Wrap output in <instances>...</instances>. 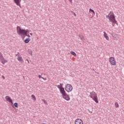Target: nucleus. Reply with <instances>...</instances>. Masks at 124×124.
Returning <instances> with one entry per match:
<instances>
[{
	"label": "nucleus",
	"mask_w": 124,
	"mask_h": 124,
	"mask_svg": "<svg viewBox=\"0 0 124 124\" xmlns=\"http://www.w3.org/2000/svg\"><path fill=\"white\" fill-rule=\"evenodd\" d=\"M16 31L18 35H21L22 37L27 36L28 32H29V30L22 29L19 26H17Z\"/></svg>",
	"instance_id": "obj_1"
},
{
	"label": "nucleus",
	"mask_w": 124,
	"mask_h": 124,
	"mask_svg": "<svg viewBox=\"0 0 124 124\" xmlns=\"http://www.w3.org/2000/svg\"><path fill=\"white\" fill-rule=\"evenodd\" d=\"M59 91L60 92V93L62 94L63 99H65L67 101H69V100H70V97H69V95L66 93V92H65L64 88L63 87L62 88H61Z\"/></svg>",
	"instance_id": "obj_2"
},
{
	"label": "nucleus",
	"mask_w": 124,
	"mask_h": 124,
	"mask_svg": "<svg viewBox=\"0 0 124 124\" xmlns=\"http://www.w3.org/2000/svg\"><path fill=\"white\" fill-rule=\"evenodd\" d=\"M106 18H108L109 20V22H111L113 24H117V20H116L114 13H112L111 15L109 14L108 15L106 16Z\"/></svg>",
	"instance_id": "obj_3"
},
{
	"label": "nucleus",
	"mask_w": 124,
	"mask_h": 124,
	"mask_svg": "<svg viewBox=\"0 0 124 124\" xmlns=\"http://www.w3.org/2000/svg\"><path fill=\"white\" fill-rule=\"evenodd\" d=\"M89 96L91 97V98H92V99L96 102V103H98V100L97 98V95L96 94V93L94 92H92L90 93Z\"/></svg>",
	"instance_id": "obj_4"
},
{
	"label": "nucleus",
	"mask_w": 124,
	"mask_h": 124,
	"mask_svg": "<svg viewBox=\"0 0 124 124\" xmlns=\"http://www.w3.org/2000/svg\"><path fill=\"white\" fill-rule=\"evenodd\" d=\"M65 90L67 93H70V92L72 91V90H73V87H72V85L69 84H67L65 86Z\"/></svg>",
	"instance_id": "obj_5"
},
{
	"label": "nucleus",
	"mask_w": 124,
	"mask_h": 124,
	"mask_svg": "<svg viewBox=\"0 0 124 124\" xmlns=\"http://www.w3.org/2000/svg\"><path fill=\"white\" fill-rule=\"evenodd\" d=\"M0 62H1L2 64H5L6 62H7V60L4 59L3 55H2V53H1V52H0Z\"/></svg>",
	"instance_id": "obj_6"
},
{
	"label": "nucleus",
	"mask_w": 124,
	"mask_h": 124,
	"mask_svg": "<svg viewBox=\"0 0 124 124\" xmlns=\"http://www.w3.org/2000/svg\"><path fill=\"white\" fill-rule=\"evenodd\" d=\"M109 62L112 65H116V61L115 58L113 57H111L109 58Z\"/></svg>",
	"instance_id": "obj_7"
},
{
	"label": "nucleus",
	"mask_w": 124,
	"mask_h": 124,
	"mask_svg": "<svg viewBox=\"0 0 124 124\" xmlns=\"http://www.w3.org/2000/svg\"><path fill=\"white\" fill-rule=\"evenodd\" d=\"M22 0H14V1L17 6H19L20 8H21L22 7L21 6V1Z\"/></svg>",
	"instance_id": "obj_8"
},
{
	"label": "nucleus",
	"mask_w": 124,
	"mask_h": 124,
	"mask_svg": "<svg viewBox=\"0 0 124 124\" xmlns=\"http://www.w3.org/2000/svg\"><path fill=\"white\" fill-rule=\"evenodd\" d=\"M75 124H83V120L81 119H77L75 121Z\"/></svg>",
	"instance_id": "obj_9"
},
{
	"label": "nucleus",
	"mask_w": 124,
	"mask_h": 124,
	"mask_svg": "<svg viewBox=\"0 0 124 124\" xmlns=\"http://www.w3.org/2000/svg\"><path fill=\"white\" fill-rule=\"evenodd\" d=\"M5 99L7 100V101H8V102H10V103H13V102L11 98H10V97L9 96H6Z\"/></svg>",
	"instance_id": "obj_10"
},
{
	"label": "nucleus",
	"mask_w": 124,
	"mask_h": 124,
	"mask_svg": "<svg viewBox=\"0 0 124 124\" xmlns=\"http://www.w3.org/2000/svg\"><path fill=\"white\" fill-rule=\"evenodd\" d=\"M103 32H104V37H105V38H106L107 40H109V37L107 36V33H106V32H105V31H104Z\"/></svg>",
	"instance_id": "obj_11"
},
{
	"label": "nucleus",
	"mask_w": 124,
	"mask_h": 124,
	"mask_svg": "<svg viewBox=\"0 0 124 124\" xmlns=\"http://www.w3.org/2000/svg\"><path fill=\"white\" fill-rule=\"evenodd\" d=\"M56 86L59 89V90H61V89H62V84L60 83V85H56Z\"/></svg>",
	"instance_id": "obj_12"
},
{
	"label": "nucleus",
	"mask_w": 124,
	"mask_h": 124,
	"mask_svg": "<svg viewBox=\"0 0 124 124\" xmlns=\"http://www.w3.org/2000/svg\"><path fill=\"white\" fill-rule=\"evenodd\" d=\"M30 41H31V39H30V38H28L27 39H26L25 40H24V42L26 44H27V43H29L30 42Z\"/></svg>",
	"instance_id": "obj_13"
},
{
	"label": "nucleus",
	"mask_w": 124,
	"mask_h": 124,
	"mask_svg": "<svg viewBox=\"0 0 124 124\" xmlns=\"http://www.w3.org/2000/svg\"><path fill=\"white\" fill-rule=\"evenodd\" d=\"M70 54H71V55H73V56H74V57H76V53L74 52V51H70Z\"/></svg>",
	"instance_id": "obj_14"
},
{
	"label": "nucleus",
	"mask_w": 124,
	"mask_h": 124,
	"mask_svg": "<svg viewBox=\"0 0 124 124\" xmlns=\"http://www.w3.org/2000/svg\"><path fill=\"white\" fill-rule=\"evenodd\" d=\"M22 60H23V58H22L21 57H19L18 56L17 57V60L19 61V62H22Z\"/></svg>",
	"instance_id": "obj_15"
},
{
	"label": "nucleus",
	"mask_w": 124,
	"mask_h": 124,
	"mask_svg": "<svg viewBox=\"0 0 124 124\" xmlns=\"http://www.w3.org/2000/svg\"><path fill=\"white\" fill-rule=\"evenodd\" d=\"M31 97L32 98V99L33 100H36V98H35V96H34L33 94H32L31 95Z\"/></svg>",
	"instance_id": "obj_16"
},
{
	"label": "nucleus",
	"mask_w": 124,
	"mask_h": 124,
	"mask_svg": "<svg viewBox=\"0 0 124 124\" xmlns=\"http://www.w3.org/2000/svg\"><path fill=\"white\" fill-rule=\"evenodd\" d=\"M28 53L30 55H31V56H32V51H31V50H29Z\"/></svg>",
	"instance_id": "obj_17"
},
{
	"label": "nucleus",
	"mask_w": 124,
	"mask_h": 124,
	"mask_svg": "<svg viewBox=\"0 0 124 124\" xmlns=\"http://www.w3.org/2000/svg\"><path fill=\"white\" fill-rule=\"evenodd\" d=\"M114 106L116 108H118L119 107V104L118 103V102H116L115 103Z\"/></svg>",
	"instance_id": "obj_18"
},
{
	"label": "nucleus",
	"mask_w": 124,
	"mask_h": 124,
	"mask_svg": "<svg viewBox=\"0 0 124 124\" xmlns=\"http://www.w3.org/2000/svg\"><path fill=\"white\" fill-rule=\"evenodd\" d=\"M89 12H92L93 13V14H95L94 11H93V10L92 9H89Z\"/></svg>",
	"instance_id": "obj_19"
},
{
	"label": "nucleus",
	"mask_w": 124,
	"mask_h": 124,
	"mask_svg": "<svg viewBox=\"0 0 124 124\" xmlns=\"http://www.w3.org/2000/svg\"><path fill=\"white\" fill-rule=\"evenodd\" d=\"M79 37L80 39H81V40H83V39H84V36H83V35H79Z\"/></svg>",
	"instance_id": "obj_20"
},
{
	"label": "nucleus",
	"mask_w": 124,
	"mask_h": 124,
	"mask_svg": "<svg viewBox=\"0 0 124 124\" xmlns=\"http://www.w3.org/2000/svg\"><path fill=\"white\" fill-rule=\"evenodd\" d=\"M14 106H15L16 108H18V103H14Z\"/></svg>",
	"instance_id": "obj_21"
},
{
	"label": "nucleus",
	"mask_w": 124,
	"mask_h": 124,
	"mask_svg": "<svg viewBox=\"0 0 124 124\" xmlns=\"http://www.w3.org/2000/svg\"><path fill=\"white\" fill-rule=\"evenodd\" d=\"M42 79H43V80H44L45 81H46V80H47V78H42Z\"/></svg>",
	"instance_id": "obj_22"
},
{
	"label": "nucleus",
	"mask_w": 124,
	"mask_h": 124,
	"mask_svg": "<svg viewBox=\"0 0 124 124\" xmlns=\"http://www.w3.org/2000/svg\"><path fill=\"white\" fill-rule=\"evenodd\" d=\"M38 77H39V79H40V78H43V77H42V76H40V75H39L38 76Z\"/></svg>",
	"instance_id": "obj_23"
},
{
	"label": "nucleus",
	"mask_w": 124,
	"mask_h": 124,
	"mask_svg": "<svg viewBox=\"0 0 124 124\" xmlns=\"http://www.w3.org/2000/svg\"><path fill=\"white\" fill-rule=\"evenodd\" d=\"M44 103H45V104H47V102H46V101L44 100Z\"/></svg>",
	"instance_id": "obj_24"
},
{
	"label": "nucleus",
	"mask_w": 124,
	"mask_h": 124,
	"mask_svg": "<svg viewBox=\"0 0 124 124\" xmlns=\"http://www.w3.org/2000/svg\"><path fill=\"white\" fill-rule=\"evenodd\" d=\"M27 36H28V37H31V36H30V35H29L28 34H27Z\"/></svg>",
	"instance_id": "obj_25"
},
{
	"label": "nucleus",
	"mask_w": 124,
	"mask_h": 124,
	"mask_svg": "<svg viewBox=\"0 0 124 124\" xmlns=\"http://www.w3.org/2000/svg\"><path fill=\"white\" fill-rule=\"evenodd\" d=\"M69 1H70V2H72V0H69Z\"/></svg>",
	"instance_id": "obj_26"
},
{
	"label": "nucleus",
	"mask_w": 124,
	"mask_h": 124,
	"mask_svg": "<svg viewBox=\"0 0 124 124\" xmlns=\"http://www.w3.org/2000/svg\"><path fill=\"white\" fill-rule=\"evenodd\" d=\"M2 78H3V79H5L4 76H2Z\"/></svg>",
	"instance_id": "obj_27"
},
{
	"label": "nucleus",
	"mask_w": 124,
	"mask_h": 124,
	"mask_svg": "<svg viewBox=\"0 0 124 124\" xmlns=\"http://www.w3.org/2000/svg\"><path fill=\"white\" fill-rule=\"evenodd\" d=\"M18 54H19V52H17V54H16V56H18Z\"/></svg>",
	"instance_id": "obj_28"
},
{
	"label": "nucleus",
	"mask_w": 124,
	"mask_h": 124,
	"mask_svg": "<svg viewBox=\"0 0 124 124\" xmlns=\"http://www.w3.org/2000/svg\"><path fill=\"white\" fill-rule=\"evenodd\" d=\"M30 35H32V33H30Z\"/></svg>",
	"instance_id": "obj_29"
},
{
	"label": "nucleus",
	"mask_w": 124,
	"mask_h": 124,
	"mask_svg": "<svg viewBox=\"0 0 124 124\" xmlns=\"http://www.w3.org/2000/svg\"><path fill=\"white\" fill-rule=\"evenodd\" d=\"M27 61H28V62H29V60H27Z\"/></svg>",
	"instance_id": "obj_30"
},
{
	"label": "nucleus",
	"mask_w": 124,
	"mask_h": 124,
	"mask_svg": "<svg viewBox=\"0 0 124 124\" xmlns=\"http://www.w3.org/2000/svg\"><path fill=\"white\" fill-rule=\"evenodd\" d=\"M43 124H46V123H43Z\"/></svg>",
	"instance_id": "obj_31"
}]
</instances>
